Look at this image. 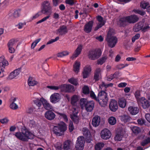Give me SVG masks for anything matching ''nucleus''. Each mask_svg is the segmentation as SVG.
Returning <instances> with one entry per match:
<instances>
[{"mask_svg":"<svg viewBox=\"0 0 150 150\" xmlns=\"http://www.w3.org/2000/svg\"><path fill=\"white\" fill-rule=\"evenodd\" d=\"M21 68H19L11 72L9 75V78L12 79L18 75L21 71Z\"/></svg>","mask_w":150,"mask_h":150,"instance_id":"nucleus-25","label":"nucleus"},{"mask_svg":"<svg viewBox=\"0 0 150 150\" xmlns=\"http://www.w3.org/2000/svg\"><path fill=\"white\" fill-rule=\"evenodd\" d=\"M42 98H41L40 99H38L33 101L34 104L39 107L38 108H39L43 104V100L42 99Z\"/></svg>","mask_w":150,"mask_h":150,"instance_id":"nucleus-34","label":"nucleus"},{"mask_svg":"<svg viewBox=\"0 0 150 150\" xmlns=\"http://www.w3.org/2000/svg\"><path fill=\"white\" fill-rule=\"evenodd\" d=\"M150 28V27L148 24L145 25L144 27H142V31L144 33L145 32L149 30Z\"/></svg>","mask_w":150,"mask_h":150,"instance_id":"nucleus-54","label":"nucleus"},{"mask_svg":"<svg viewBox=\"0 0 150 150\" xmlns=\"http://www.w3.org/2000/svg\"><path fill=\"white\" fill-rule=\"evenodd\" d=\"M107 58V57L106 55L102 56L101 58L98 60L97 64L98 65H102L105 62Z\"/></svg>","mask_w":150,"mask_h":150,"instance_id":"nucleus-33","label":"nucleus"},{"mask_svg":"<svg viewBox=\"0 0 150 150\" xmlns=\"http://www.w3.org/2000/svg\"><path fill=\"white\" fill-rule=\"evenodd\" d=\"M90 96L93 99L98 102L100 105L102 106L106 105L108 101L107 93L104 91H101L98 94V97L96 96L94 93L93 91H91Z\"/></svg>","mask_w":150,"mask_h":150,"instance_id":"nucleus-1","label":"nucleus"},{"mask_svg":"<svg viewBox=\"0 0 150 150\" xmlns=\"http://www.w3.org/2000/svg\"><path fill=\"white\" fill-rule=\"evenodd\" d=\"M16 42L14 39H12L10 40L7 44L8 47H12L13 45Z\"/></svg>","mask_w":150,"mask_h":150,"instance_id":"nucleus-47","label":"nucleus"},{"mask_svg":"<svg viewBox=\"0 0 150 150\" xmlns=\"http://www.w3.org/2000/svg\"><path fill=\"white\" fill-rule=\"evenodd\" d=\"M122 136L119 134H117L115 137V140L117 141H120L122 140Z\"/></svg>","mask_w":150,"mask_h":150,"instance_id":"nucleus-63","label":"nucleus"},{"mask_svg":"<svg viewBox=\"0 0 150 150\" xmlns=\"http://www.w3.org/2000/svg\"><path fill=\"white\" fill-rule=\"evenodd\" d=\"M150 143V137H148L147 139L142 141L141 143V145L142 146H144L147 144Z\"/></svg>","mask_w":150,"mask_h":150,"instance_id":"nucleus-46","label":"nucleus"},{"mask_svg":"<svg viewBox=\"0 0 150 150\" xmlns=\"http://www.w3.org/2000/svg\"><path fill=\"white\" fill-rule=\"evenodd\" d=\"M21 10L20 9L15 10L13 13L12 16L15 18H17L20 16Z\"/></svg>","mask_w":150,"mask_h":150,"instance_id":"nucleus-40","label":"nucleus"},{"mask_svg":"<svg viewBox=\"0 0 150 150\" xmlns=\"http://www.w3.org/2000/svg\"><path fill=\"white\" fill-rule=\"evenodd\" d=\"M101 53V50L99 49L91 50L89 51L88 57L91 60H95L100 57Z\"/></svg>","mask_w":150,"mask_h":150,"instance_id":"nucleus-7","label":"nucleus"},{"mask_svg":"<svg viewBox=\"0 0 150 150\" xmlns=\"http://www.w3.org/2000/svg\"><path fill=\"white\" fill-rule=\"evenodd\" d=\"M59 38L58 36L57 37L54 39H52L49 40L47 43V45H49L57 41Z\"/></svg>","mask_w":150,"mask_h":150,"instance_id":"nucleus-53","label":"nucleus"},{"mask_svg":"<svg viewBox=\"0 0 150 150\" xmlns=\"http://www.w3.org/2000/svg\"><path fill=\"white\" fill-rule=\"evenodd\" d=\"M79 103L82 109L85 108L87 112H91L93 110L95 103L93 101H88L85 98H81L80 100Z\"/></svg>","mask_w":150,"mask_h":150,"instance_id":"nucleus-3","label":"nucleus"},{"mask_svg":"<svg viewBox=\"0 0 150 150\" xmlns=\"http://www.w3.org/2000/svg\"><path fill=\"white\" fill-rule=\"evenodd\" d=\"M80 66V63L79 62L76 61L74 65V71L75 72H79V67Z\"/></svg>","mask_w":150,"mask_h":150,"instance_id":"nucleus-36","label":"nucleus"},{"mask_svg":"<svg viewBox=\"0 0 150 150\" xmlns=\"http://www.w3.org/2000/svg\"><path fill=\"white\" fill-rule=\"evenodd\" d=\"M40 38H39L35 40L34 42H33L32 43L31 45V48L32 49L34 48L36 45L40 41Z\"/></svg>","mask_w":150,"mask_h":150,"instance_id":"nucleus-52","label":"nucleus"},{"mask_svg":"<svg viewBox=\"0 0 150 150\" xmlns=\"http://www.w3.org/2000/svg\"><path fill=\"white\" fill-rule=\"evenodd\" d=\"M140 93L139 91H137L135 92L134 96L138 101H139V99H140Z\"/></svg>","mask_w":150,"mask_h":150,"instance_id":"nucleus-61","label":"nucleus"},{"mask_svg":"<svg viewBox=\"0 0 150 150\" xmlns=\"http://www.w3.org/2000/svg\"><path fill=\"white\" fill-rule=\"evenodd\" d=\"M106 40L108 43V46L111 48H113L117 44L118 39L116 36H113L112 34L109 30L107 36Z\"/></svg>","mask_w":150,"mask_h":150,"instance_id":"nucleus-6","label":"nucleus"},{"mask_svg":"<svg viewBox=\"0 0 150 150\" xmlns=\"http://www.w3.org/2000/svg\"><path fill=\"white\" fill-rule=\"evenodd\" d=\"M127 17L123 16L119 18L117 21V24L120 27H125L127 25Z\"/></svg>","mask_w":150,"mask_h":150,"instance_id":"nucleus-15","label":"nucleus"},{"mask_svg":"<svg viewBox=\"0 0 150 150\" xmlns=\"http://www.w3.org/2000/svg\"><path fill=\"white\" fill-rule=\"evenodd\" d=\"M69 131L70 132H72L74 129L73 122H70L69 126Z\"/></svg>","mask_w":150,"mask_h":150,"instance_id":"nucleus-57","label":"nucleus"},{"mask_svg":"<svg viewBox=\"0 0 150 150\" xmlns=\"http://www.w3.org/2000/svg\"><path fill=\"white\" fill-rule=\"evenodd\" d=\"M127 17V22L129 23H134L139 20V18L135 15H132Z\"/></svg>","mask_w":150,"mask_h":150,"instance_id":"nucleus-16","label":"nucleus"},{"mask_svg":"<svg viewBox=\"0 0 150 150\" xmlns=\"http://www.w3.org/2000/svg\"><path fill=\"white\" fill-rule=\"evenodd\" d=\"M128 110L130 113L132 115H136L139 112V109L137 107L130 106Z\"/></svg>","mask_w":150,"mask_h":150,"instance_id":"nucleus-26","label":"nucleus"},{"mask_svg":"<svg viewBox=\"0 0 150 150\" xmlns=\"http://www.w3.org/2000/svg\"><path fill=\"white\" fill-rule=\"evenodd\" d=\"M71 141L67 140L64 143L63 149L64 150H69L71 149Z\"/></svg>","mask_w":150,"mask_h":150,"instance_id":"nucleus-32","label":"nucleus"},{"mask_svg":"<svg viewBox=\"0 0 150 150\" xmlns=\"http://www.w3.org/2000/svg\"><path fill=\"white\" fill-rule=\"evenodd\" d=\"M133 11L136 13L139 14L142 16H143L146 14L145 11L139 9H134Z\"/></svg>","mask_w":150,"mask_h":150,"instance_id":"nucleus-48","label":"nucleus"},{"mask_svg":"<svg viewBox=\"0 0 150 150\" xmlns=\"http://www.w3.org/2000/svg\"><path fill=\"white\" fill-rule=\"evenodd\" d=\"M104 145V144L103 142L98 143L95 146V150H102V148Z\"/></svg>","mask_w":150,"mask_h":150,"instance_id":"nucleus-38","label":"nucleus"},{"mask_svg":"<svg viewBox=\"0 0 150 150\" xmlns=\"http://www.w3.org/2000/svg\"><path fill=\"white\" fill-rule=\"evenodd\" d=\"M143 26L144 24L142 23H139L135 25L134 30L135 32H138L140 30L142 31V27Z\"/></svg>","mask_w":150,"mask_h":150,"instance_id":"nucleus-31","label":"nucleus"},{"mask_svg":"<svg viewBox=\"0 0 150 150\" xmlns=\"http://www.w3.org/2000/svg\"><path fill=\"white\" fill-rule=\"evenodd\" d=\"M41 12L44 14L50 15L52 12V6L51 2L49 1L45 0L41 3Z\"/></svg>","mask_w":150,"mask_h":150,"instance_id":"nucleus-5","label":"nucleus"},{"mask_svg":"<svg viewBox=\"0 0 150 150\" xmlns=\"http://www.w3.org/2000/svg\"><path fill=\"white\" fill-rule=\"evenodd\" d=\"M54 147L56 150H62V144L60 142H57L55 144Z\"/></svg>","mask_w":150,"mask_h":150,"instance_id":"nucleus-49","label":"nucleus"},{"mask_svg":"<svg viewBox=\"0 0 150 150\" xmlns=\"http://www.w3.org/2000/svg\"><path fill=\"white\" fill-rule=\"evenodd\" d=\"M96 18L98 21L99 23L98 24H103V25H104L105 21L103 19V17L100 16H98Z\"/></svg>","mask_w":150,"mask_h":150,"instance_id":"nucleus-42","label":"nucleus"},{"mask_svg":"<svg viewBox=\"0 0 150 150\" xmlns=\"http://www.w3.org/2000/svg\"><path fill=\"white\" fill-rule=\"evenodd\" d=\"M109 106L111 111L115 112L118 109L117 102L115 100L111 99L110 102Z\"/></svg>","mask_w":150,"mask_h":150,"instance_id":"nucleus-14","label":"nucleus"},{"mask_svg":"<svg viewBox=\"0 0 150 150\" xmlns=\"http://www.w3.org/2000/svg\"><path fill=\"white\" fill-rule=\"evenodd\" d=\"M93 22V21H89L84 26V30L87 33L91 32L92 30Z\"/></svg>","mask_w":150,"mask_h":150,"instance_id":"nucleus-17","label":"nucleus"},{"mask_svg":"<svg viewBox=\"0 0 150 150\" xmlns=\"http://www.w3.org/2000/svg\"><path fill=\"white\" fill-rule=\"evenodd\" d=\"M8 65V63L6 59L4 56H2L0 57V67L2 71H4L5 67Z\"/></svg>","mask_w":150,"mask_h":150,"instance_id":"nucleus-12","label":"nucleus"},{"mask_svg":"<svg viewBox=\"0 0 150 150\" xmlns=\"http://www.w3.org/2000/svg\"><path fill=\"white\" fill-rule=\"evenodd\" d=\"M82 132L84 136L85 137L86 141L88 143L91 141V137L90 132L88 129L84 127L82 129Z\"/></svg>","mask_w":150,"mask_h":150,"instance_id":"nucleus-10","label":"nucleus"},{"mask_svg":"<svg viewBox=\"0 0 150 150\" xmlns=\"http://www.w3.org/2000/svg\"><path fill=\"white\" fill-rule=\"evenodd\" d=\"M118 104L119 106L121 108H125L126 105V101L125 99L121 98L118 100Z\"/></svg>","mask_w":150,"mask_h":150,"instance_id":"nucleus-30","label":"nucleus"},{"mask_svg":"<svg viewBox=\"0 0 150 150\" xmlns=\"http://www.w3.org/2000/svg\"><path fill=\"white\" fill-rule=\"evenodd\" d=\"M15 136L23 142H27L28 139H33L34 135L29 131L28 129H24L22 132H16Z\"/></svg>","mask_w":150,"mask_h":150,"instance_id":"nucleus-2","label":"nucleus"},{"mask_svg":"<svg viewBox=\"0 0 150 150\" xmlns=\"http://www.w3.org/2000/svg\"><path fill=\"white\" fill-rule=\"evenodd\" d=\"M101 79V69L98 68L96 69L94 73L93 80L97 81Z\"/></svg>","mask_w":150,"mask_h":150,"instance_id":"nucleus-19","label":"nucleus"},{"mask_svg":"<svg viewBox=\"0 0 150 150\" xmlns=\"http://www.w3.org/2000/svg\"><path fill=\"white\" fill-rule=\"evenodd\" d=\"M100 136L102 139L107 140L111 136V133L108 129L105 128L101 132Z\"/></svg>","mask_w":150,"mask_h":150,"instance_id":"nucleus-9","label":"nucleus"},{"mask_svg":"<svg viewBox=\"0 0 150 150\" xmlns=\"http://www.w3.org/2000/svg\"><path fill=\"white\" fill-rule=\"evenodd\" d=\"M139 102L141 104L142 107L144 109L147 108L150 106L149 101L144 97H142L139 99Z\"/></svg>","mask_w":150,"mask_h":150,"instance_id":"nucleus-13","label":"nucleus"},{"mask_svg":"<svg viewBox=\"0 0 150 150\" xmlns=\"http://www.w3.org/2000/svg\"><path fill=\"white\" fill-rule=\"evenodd\" d=\"M79 100V97L76 95H73L71 98V103L73 106L76 105L77 102Z\"/></svg>","mask_w":150,"mask_h":150,"instance_id":"nucleus-28","label":"nucleus"},{"mask_svg":"<svg viewBox=\"0 0 150 150\" xmlns=\"http://www.w3.org/2000/svg\"><path fill=\"white\" fill-rule=\"evenodd\" d=\"M67 32V27L64 25L60 26L59 28L57 30V33L61 35L65 34Z\"/></svg>","mask_w":150,"mask_h":150,"instance_id":"nucleus-22","label":"nucleus"},{"mask_svg":"<svg viewBox=\"0 0 150 150\" xmlns=\"http://www.w3.org/2000/svg\"><path fill=\"white\" fill-rule=\"evenodd\" d=\"M83 93L85 94H88L90 92L89 89L88 87L85 86L82 88Z\"/></svg>","mask_w":150,"mask_h":150,"instance_id":"nucleus-45","label":"nucleus"},{"mask_svg":"<svg viewBox=\"0 0 150 150\" xmlns=\"http://www.w3.org/2000/svg\"><path fill=\"white\" fill-rule=\"evenodd\" d=\"M82 45H78L74 53L71 57V58L72 59L77 57L80 54L82 49Z\"/></svg>","mask_w":150,"mask_h":150,"instance_id":"nucleus-20","label":"nucleus"},{"mask_svg":"<svg viewBox=\"0 0 150 150\" xmlns=\"http://www.w3.org/2000/svg\"><path fill=\"white\" fill-rule=\"evenodd\" d=\"M29 125L31 128H32L35 127L36 126V124L35 123V122L33 120H31L30 121Z\"/></svg>","mask_w":150,"mask_h":150,"instance_id":"nucleus-58","label":"nucleus"},{"mask_svg":"<svg viewBox=\"0 0 150 150\" xmlns=\"http://www.w3.org/2000/svg\"><path fill=\"white\" fill-rule=\"evenodd\" d=\"M26 23H19L16 25V26L18 27V29H21L23 28V27L24 25H26Z\"/></svg>","mask_w":150,"mask_h":150,"instance_id":"nucleus-62","label":"nucleus"},{"mask_svg":"<svg viewBox=\"0 0 150 150\" xmlns=\"http://www.w3.org/2000/svg\"><path fill=\"white\" fill-rule=\"evenodd\" d=\"M91 71V68L89 66H86L83 72V79L87 78Z\"/></svg>","mask_w":150,"mask_h":150,"instance_id":"nucleus-24","label":"nucleus"},{"mask_svg":"<svg viewBox=\"0 0 150 150\" xmlns=\"http://www.w3.org/2000/svg\"><path fill=\"white\" fill-rule=\"evenodd\" d=\"M100 122V117L96 115L93 118L92 124L93 127H96L99 125Z\"/></svg>","mask_w":150,"mask_h":150,"instance_id":"nucleus-21","label":"nucleus"},{"mask_svg":"<svg viewBox=\"0 0 150 150\" xmlns=\"http://www.w3.org/2000/svg\"><path fill=\"white\" fill-rule=\"evenodd\" d=\"M108 121L110 125H113L115 124L116 120L115 117H111L109 118Z\"/></svg>","mask_w":150,"mask_h":150,"instance_id":"nucleus-41","label":"nucleus"},{"mask_svg":"<svg viewBox=\"0 0 150 150\" xmlns=\"http://www.w3.org/2000/svg\"><path fill=\"white\" fill-rule=\"evenodd\" d=\"M42 99L43 100L42 105L45 109L49 110L52 109V105L47 100L44 98H42Z\"/></svg>","mask_w":150,"mask_h":150,"instance_id":"nucleus-27","label":"nucleus"},{"mask_svg":"<svg viewBox=\"0 0 150 150\" xmlns=\"http://www.w3.org/2000/svg\"><path fill=\"white\" fill-rule=\"evenodd\" d=\"M53 6L54 7H57L59 4V0H52Z\"/></svg>","mask_w":150,"mask_h":150,"instance_id":"nucleus-64","label":"nucleus"},{"mask_svg":"<svg viewBox=\"0 0 150 150\" xmlns=\"http://www.w3.org/2000/svg\"><path fill=\"white\" fill-rule=\"evenodd\" d=\"M68 81L70 83L75 86L79 85L77 79L71 78L68 80Z\"/></svg>","mask_w":150,"mask_h":150,"instance_id":"nucleus-39","label":"nucleus"},{"mask_svg":"<svg viewBox=\"0 0 150 150\" xmlns=\"http://www.w3.org/2000/svg\"><path fill=\"white\" fill-rule=\"evenodd\" d=\"M84 143V139L83 137H79L77 138L76 144L75 147L76 150H83Z\"/></svg>","mask_w":150,"mask_h":150,"instance_id":"nucleus-8","label":"nucleus"},{"mask_svg":"<svg viewBox=\"0 0 150 150\" xmlns=\"http://www.w3.org/2000/svg\"><path fill=\"white\" fill-rule=\"evenodd\" d=\"M77 113L70 115V117L74 123L78 124L79 122V117L77 116Z\"/></svg>","mask_w":150,"mask_h":150,"instance_id":"nucleus-29","label":"nucleus"},{"mask_svg":"<svg viewBox=\"0 0 150 150\" xmlns=\"http://www.w3.org/2000/svg\"><path fill=\"white\" fill-rule=\"evenodd\" d=\"M11 108L13 110H16L18 108V105L15 103L12 102L10 105Z\"/></svg>","mask_w":150,"mask_h":150,"instance_id":"nucleus-55","label":"nucleus"},{"mask_svg":"<svg viewBox=\"0 0 150 150\" xmlns=\"http://www.w3.org/2000/svg\"><path fill=\"white\" fill-rule=\"evenodd\" d=\"M140 37V35L139 33L136 34L134 36L132 39V42L133 43L134 42L135 40L138 39Z\"/></svg>","mask_w":150,"mask_h":150,"instance_id":"nucleus-56","label":"nucleus"},{"mask_svg":"<svg viewBox=\"0 0 150 150\" xmlns=\"http://www.w3.org/2000/svg\"><path fill=\"white\" fill-rule=\"evenodd\" d=\"M131 118L130 117L127 115H124L121 116V121L125 123L129 122Z\"/></svg>","mask_w":150,"mask_h":150,"instance_id":"nucleus-35","label":"nucleus"},{"mask_svg":"<svg viewBox=\"0 0 150 150\" xmlns=\"http://www.w3.org/2000/svg\"><path fill=\"white\" fill-rule=\"evenodd\" d=\"M63 88L64 91L66 92H72L75 91L74 86L70 84H64Z\"/></svg>","mask_w":150,"mask_h":150,"instance_id":"nucleus-23","label":"nucleus"},{"mask_svg":"<svg viewBox=\"0 0 150 150\" xmlns=\"http://www.w3.org/2000/svg\"><path fill=\"white\" fill-rule=\"evenodd\" d=\"M65 3L71 6H73L75 4V0H66Z\"/></svg>","mask_w":150,"mask_h":150,"instance_id":"nucleus-50","label":"nucleus"},{"mask_svg":"<svg viewBox=\"0 0 150 150\" xmlns=\"http://www.w3.org/2000/svg\"><path fill=\"white\" fill-rule=\"evenodd\" d=\"M28 83L29 86H33L37 84V82L34 80H33L31 77H30L28 80Z\"/></svg>","mask_w":150,"mask_h":150,"instance_id":"nucleus-37","label":"nucleus"},{"mask_svg":"<svg viewBox=\"0 0 150 150\" xmlns=\"http://www.w3.org/2000/svg\"><path fill=\"white\" fill-rule=\"evenodd\" d=\"M60 99V95L59 93H54L52 94L50 98V101L53 103H56L59 102Z\"/></svg>","mask_w":150,"mask_h":150,"instance_id":"nucleus-11","label":"nucleus"},{"mask_svg":"<svg viewBox=\"0 0 150 150\" xmlns=\"http://www.w3.org/2000/svg\"><path fill=\"white\" fill-rule=\"evenodd\" d=\"M69 53V52L67 51H64L58 53L57 54V56L58 57H62L64 56L68 55Z\"/></svg>","mask_w":150,"mask_h":150,"instance_id":"nucleus-43","label":"nucleus"},{"mask_svg":"<svg viewBox=\"0 0 150 150\" xmlns=\"http://www.w3.org/2000/svg\"><path fill=\"white\" fill-rule=\"evenodd\" d=\"M67 129L66 124L62 122L59 123L57 126H54L53 128V132L57 136H61L64 134V132Z\"/></svg>","mask_w":150,"mask_h":150,"instance_id":"nucleus-4","label":"nucleus"},{"mask_svg":"<svg viewBox=\"0 0 150 150\" xmlns=\"http://www.w3.org/2000/svg\"><path fill=\"white\" fill-rule=\"evenodd\" d=\"M140 130L139 127L136 126L134 127L132 129L133 133L135 134H138L140 132Z\"/></svg>","mask_w":150,"mask_h":150,"instance_id":"nucleus-51","label":"nucleus"},{"mask_svg":"<svg viewBox=\"0 0 150 150\" xmlns=\"http://www.w3.org/2000/svg\"><path fill=\"white\" fill-rule=\"evenodd\" d=\"M58 115H59V117L62 118H63L64 120L66 122H67L68 121V118L67 115L63 113H61L59 112L58 113Z\"/></svg>","mask_w":150,"mask_h":150,"instance_id":"nucleus-44","label":"nucleus"},{"mask_svg":"<svg viewBox=\"0 0 150 150\" xmlns=\"http://www.w3.org/2000/svg\"><path fill=\"white\" fill-rule=\"evenodd\" d=\"M149 4L148 3L141 2L140 4V7L144 9L146 8V7Z\"/></svg>","mask_w":150,"mask_h":150,"instance_id":"nucleus-60","label":"nucleus"},{"mask_svg":"<svg viewBox=\"0 0 150 150\" xmlns=\"http://www.w3.org/2000/svg\"><path fill=\"white\" fill-rule=\"evenodd\" d=\"M45 116L47 119L50 120H53L55 118L56 115L52 111L49 110L46 112Z\"/></svg>","mask_w":150,"mask_h":150,"instance_id":"nucleus-18","label":"nucleus"},{"mask_svg":"<svg viewBox=\"0 0 150 150\" xmlns=\"http://www.w3.org/2000/svg\"><path fill=\"white\" fill-rule=\"evenodd\" d=\"M47 88L51 90H57L59 88V86H47Z\"/></svg>","mask_w":150,"mask_h":150,"instance_id":"nucleus-59","label":"nucleus"}]
</instances>
